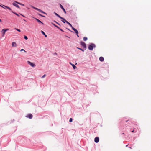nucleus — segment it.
<instances>
[{
  "instance_id": "39448f33",
  "label": "nucleus",
  "mask_w": 151,
  "mask_h": 151,
  "mask_svg": "<svg viewBox=\"0 0 151 151\" xmlns=\"http://www.w3.org/2000/svg\"><path fill=\"white\" fill-rule=\"evenodd\" d=\"M17 3H16L15 2V3H12V4L14 6H15L19 8H20V7L17 4Z\"/></svg>"
},
{
  "instance_id": "ea45409f",
  "label": "nucleus",
  "mask_w": 151,
  "mask_h": 151,
  "mask_svg": "<svg viewBox=\"0 0 151 151\" xmlns=\"http://www.w3.org/2000/svg\"><path fill=\"white\" fill-rule=\"evenodd\" d=\"M134 129L133 131H132V132H134Z\"/></svg>"
},
{
  "instance_id": "f704fd0d",
  "label": "nucleus",
  "mask_w": 151,
  "mask_h": 151,
  "mask_svg": "<svg viewBox=\"0 0 151 151\" xmlns=\"http://www.w3.org/2000/svg\"><path fill=\"white\" fill-rule=\"evenodd\" d=\"M72 28V29L73 30V29H75V28H74L72 26V27H71Z\"/></svg>"
},
{
  "instance_id": "4be33fe9",
  "label": "nucleus",
  "mask_w": 151,
  "mask_h": 151,
  "mask_svg": "<svg viewBox=\"0 0 151 151\" xmlns=\"http://www.w3.org/2000/svg\"><path fill=\"white\" fill-rule=\"evenodd\" d=\"M4 6L6 8H7L9 10H11V9L10 8L8 7V6Z\"/></svg>"
},
{
  "instance_id": "c9c22d12",
  "label": "nucleus",
  "mask_w": 151,
  "mask_h": 151,
  "mask_svg": "<svg viewBox=\"0 0 151 151\" xmlns=\"http://www.w3.org/2000/svg\"><path fill=\"white\" fill-rule=\"evenodd\" d=\"M59 29L61 31H62V32H63V30L62 29H60H60Z\"/></svg>"
},
{
  "instance_id": "a211bd4d",
  "label": "nucleus",
  "mask_w": 151,
  "mask_h": 151,
  "mask_svg": "<svg viewBox=\"0 0 151 151\" xmlns=\"http://www.w3.org/2000/svg\"><path fill=\"white\" fill-rule=\"evenodd\" d=\"M15 2L16 3L19 4L21 5H22V6H24V4H22V3H19V2H17V1H15Z\"/></svg>"
},
{
  "instance_id": "72a5a7b5",
  "label": "nucleus",
  "mask_w": 151,
  "mask_h": 151,
  "mask_svg": "<svg viewBox=\"0 0 151 151\" xmlns=\"http://www.w3.org/2000/svg\"><path fill=\"white\" fill-rule=\"evenodd\" d=\"M24 51L25 52H26V51H25L23 49H21L20 50L21 51Z\"/></svg>"
},
{
  "instance_id": "aec40b11",
  "label": "nucleus",
  "mask_w": 151,
  "mask_h": 151,
  "mask_svg": "<svg viewBox=\"0 0 151 151\" xmlns=\"http://www.w3.org/2000/svg\"><path fill=\"white\" fill-rule=\"evenodd\" d=\"M72 65L73 67V68L74 69H75L77 68L76 67L74 64H72Z\"/></svg>"
},
{
  "instance_id": "393cba45",
  "label": "nucleus",
  "mask_w": 151,
  "mask_h": 151,
  "mask_svg": "<svg viewBox=\"0 0 151 151\" xmlns=\"http://www.w3.org/2000/svg\"><path fill=\"white\" fill-rule=\"evenodd\" d=\"M53 24L54 25V26H55V27H56L58 29H60V27H58V26H57L55 25V24Z\"/></svg>"
},
{
  "instance_id": "423d86ee",
  "label": "nucleus",
  "mask_w": 151,
  "mask_h": 151,
  "mask_svg": "<svg viewBox=\"0 0 151 151\" xmlns=\"http://www.w3.org/2000/svg\"><path fill=\"white\" fill-rule=\"evenodd\" d=\"M99 141V138L98 137H96L95 138L94 141L96 143H98Z\"/></svg>"
},
{
  "instance_id": "7ed1b4c3",
  "label": "nucleus",
  "mask_w": 151,
  "mask_h": 151,
  "mask_svg": "<svg viewBox=\"0 0 151 151\" xmlns=\"http://www.w3.org/2000/svg\"><path fill=\"white\" fill-rule=\"evenodd\" d=\"M27 63L29 64L32 67H35V65L34 63H31L29 61H28Z\"/></svg>"
},
{
  "instance_id": "2eb2a0df",
  "label": "nucleus",
  "mask_w": 151,
  "mask_h": 151,
  "mask_svg": "<svg viewBox=\"0 0 151 151\" xmlns=\"http://www.w3.org/2000/svg\"><path fill=\"white\" fill-rule=\"evenodd\" d=\"M32 8H33L39 11V12H40V9H39L37 8H36V7H32Z\"/></svg>"
},
{
  "instance_id": "bb28decb",
  "label": "nucleus",
  "mask_w": 151,
  "mask_h": 151,
  "mask_svg": "<svg viewBox=\"0 0 151 151\" xmlns=\"http://www.w3.org/2000/svg\"><path fill=\"white\" fill-rule=\"evenodd\" d=\"M24 38L26 40H27L28 39L27 37L26 36H24Z\"/></svg>"
},
{
  "instance_id": "9d476101",
  "label": "nucleus",
  "mask_w": 151,
  "mask_h": 151,
  "mask_svg": "<svg viewBox=\"0 0 151 151\" xmlns=\"http://www.w3.org/2000/svg\"><path fill=\"white\" fill-rule=\"evenodd\" d=\"M99 60L101 61L102 62L104 61V59L103 57H101L99 58Z\"/></svg>"
},
{
  "instance_id": "58836bf2",
  "label": "nucleus",
  "mask_w": 151,
  "mask_h": 151,
  "mask_svg": "<svg viewBox=\"0 0 151 151\" xmlns=\"http://www.w3.org/2000/svg\"><path fill=\"white\" fill-rule=\"evenodd\" d=\"M2 21L1 19H0V22H1Z\"/></svg>"
},
{
  "instance_id": "f8f14e48",
  "label": "nucleus",
  "mask_w": 151,
  "mask_h": 151,
  "mask_svg": "<svg viewBox=\"0 0 151 151\" xmlns=\"http://www.w3.org/2000/svg\"><path fill=\"white\" fill-rule=\"evenodd\" d=\"M41 32L43 35H45V37H47V35L45 34V33L43 31H41Z\"/></svg>"
},
{
  "instance_id": "0eeeda50",
  "label": "nucleus",
  "mask_w": 151,
  "mask_h": 151,
  "mask_svg": "<svg viewBox=\"0 0 151 151\" xmlns=\"http://www.w3.org/2000/svg\"><path fill=\"white\" fill-rule=\"evenodd\" d=\"M60 7L61 8L63 11L65 13V14H66V12L65 11V9L63 7V6L61 4H60Z\"/></svg>"
},
{
  "instance_id": "f257e3e1",
  "label": "nucleus",
  "mask_w": 151,
  "mask_h": 151,
  "mask_svg": "<svg viewBox=\"0 0 151 151\" xmlns=\"http://www.w3.org/2000/svg\"><path fill=\"white\" fill-rule=\"evenodd\" d=\"M95 47L96 46L95 44L91 43L89 46L88 49L90 50H92L93 48Z\"/></svg>"
},
{
  "instance_id": "6e6552de",
  "label": "nucleus",
  "mask_w": 151,
  "mask_h": 151,
  "mask_svg": "<svg viewBox=\"0 0 151 151\" xmlns=\"http://www.w3.org/2000/svg\"><path fill=\"white\" fill-rule=\"evenodd\" d=\"M17 46L16 43L14 42H12V47H16Z\"/></svg>"
},
{
  "instance_id": "4468645a",
  "label": "nucleus",
  "mask_w": 151,
  "mask_h": 151,
  "mask_svg": "<svg viewBox=\"0 0 151 151\" xmlns=\"http://www.w3.org/2000/svg\"><path fill=\"white\" fill-rule=\"evenodd\" d=\"M5 31H3V29H2L1 31V32L2 33V36H4L5 33Z\"/></svg>"
},
{
  "instance_id": "7c9ffc66",
  "label": "nucleus",
  "mask_w": 151,
  "mask_h": 151,
  "mask_svg": "<svg viewBox=\"0 0 151 151\" xmlns=\"http://www.w3.org/2000/svg\"><path fill=\"white\" fill-rule=\"evenodd\" d=\"M9 30V29H3V31H5L6 32L8 30Z\"/></svg>"
},
{
  "instance_id": "412c9836",
  "label": "nucleus",
  "mask_w": 151,
  "mask_h": 151,
  "mask_svg": "<svg viewBox=\"0 0 151 151\" xmlns=\"http://www.w3.org/2000/svg\"><path fill=\"white\" fill-rule=\"evenodd\" d=\"M87 38L86 37H84L83 38V40L84 41H86L87 40Z\"/></svg>"
},
{
  "instance_id": "5701e85b",
  "label": "nucleus",
  "mask_w": 151,
  "mask_h": 151,
  "mask_svg": "<svg viewBox=\"0 0 151 151\" xmlns=\"http://www.w3.org/2000/svg\"><path fill=\"white\" fill-rule=\"evenodd\" d=\"M62 19L63 20L62 21V22L64 23H65V22H66V20L63 18V19Z\"/></svg>"
},
{
  "instance_id": "f03ea898",
  "label": "nucleus",
  "mask_w": 151,
  "mask_h": 151,
  "mask_svg": "<svg viewBox=\"0 0 151 151\" xmlns=\"http://www.w3.org/2000/svg\"><path fill=\"white\" fill-rule=\"evenodd\" d=\"M81 45L84 48H86V45L85 43L83 42H81L80 43Z\"/></svg>"
},
{
  "instance_id": "6ab92c4d",
  "label": "nucleus",
  "mask_w": 151,
  "mask_h": 151,
  "mask_svg": "<svg viewBox=\"0 0 151 151\" xmlns=\"http://www.w3.org/2000/svg\"><path fill=\"white\" fill-rule=\"evenodd\" d=\"M66 22L67 23L69 26H70V27H72V25L69 22H68L67 21H66Z\"/></svg>"
},
{
  "instance_id": "c756f323",
  "label": "nucleus",
  "mask_w": 151,
  "mask_h": 151,
  "mask_svg": "<svg viewBox=\"0 0 151 151\" xmlns=\"http://www.w3.org/2000/svg\"><path fill=\"white\" fill-rule=\"evenodd\" d=\"M15 29L19 32H20V30L19 29H17V28H15Z\"/></svg>"
},
{
  "instance_id": "473e14b6",
  "label": "nucleus",
  "mask_w": 151,
  "mask_h": 151,
  "mask_svg": "<svg viewBox=\"0 0 151 151\" xmlns=\"http://www.w3.org/2000/svg\"><path fill=\"white\" fill-rule=\"evenodd\" d=\"M77 48L78 49H79L80 50H82V51H83L84 50H83L82 49H81V48H78V47H77Z\"/></svg>"
},
{
  "instance_id": "ddd939ff",
  "label": "nucleus",
  "mask_w": 151,
  "mask_h": 151,
  "mask_svg": "<svg viewBox=\"0 0 151 151\" xmlns=\"http://www.w3.org/2000/svg\"><path fill=\"white\" fill-rule=\"evenodd\" d=\"M73 30L75 31V33L76 34L78 33V31L76 29H74Z\"/></svg>"
},
{
  "instance_id": "f3484780",
  "label": "nucleus",
  "mask_w": 151,
  "mask_h": 151,
  "mask_svg": "<svg viewBox=\"0 0 151 151\" xmlns=\"http://www.w3.org/2000/svg\"><path fill=\"white\" fill-rule=\"evenodd\" d=\"M32 8H33L39 11V12H40V9H39L37 8H36V7H32Z\"/></svg>"
},
{
  "instance_id": "cd10ccee",
  "label": "nucleus",
  "mask_w": 151,
  "mask_h": 151,
  "mask_svg": "<svg viewBox=\"0 0 151 151\" xmlns=\"http://www.w3.org/2000/svg\"><path fill=\"white\" fill-rule=\"evenodd\" d=\"M73 119L72 118H70L69 120V122H72Z\"/></svg>"
},
{
  "instance_id": "9b49d317",
  "label": "nucleus",
  "mask_w": 151,
  "mask_h": 151,
  "mask_svg": "<svg viewBox=\"0 0 151 151\" xmlns=\"http://www.w3.org/2000/svg\"><path fill=\"white\" fill-rule=\"evenodd\" d=\"M35 19L37 21V22H38L39 23H42V24H43V23L41 21H40V20H39L38 19H37V18H36Z\"/></svg>"
},
{
  "instance_id": "20e7f679",
  "label": "nucleus",
  "mask_w": 151,
  "mask_h": 151,
  "mask_svg": "<svg viewBox=\"0 0 151 151\" xmlns=\"http://www.w3.org/2000/svg\"><path fill=\"white\" fill-rule=\"evenodd\" d=\"M26 117L27 118H28L29 119H31L32 118L33 116L31 114H28Z\"/></svg>"
},
{
  "instance_id": "b1692460",
  "label": "nucleus",
  "mask_w": 151,
  "mask_h": 151,
  "mask_svg": "<svg viewBox=\"0 0 151 151\" xmlns=\"http://www.w3.org/2000/svg\"><path fill=\"white\" fill-rule=\"evenodd\" d=\"M12 12H13V13L14 14H15L17 16H19V15L17 14L15 12H13L12 11Z\"/></svg>"
},
{
  "instance_id": "2f4dec72",
  "label": "nucleus",
  "mask_w": 151,
  "mask_h": 151,
  "mask_svg": "<svg viewBox=\"0 0 151 151\" xmlns=\"http://www.w3.org/2000/svg\"><path fill=\"white\" fill-rule=\"evenodd\" d=\"M46 76V75L45 74H44V75L42 76V78H44V77H45Z\"/></svg>"
},
{
  "instance_id": "c85d7f7f",
  "label": "nucleus",
  "mask_w": 151,
  "mask_h": 151,
  "mask_svg": "<svg viewBox=\"0 0 151 151\" xmlns=\"http://www.w3.org/2000/svg\"><path fill=\"white\" fill-rule=\"evenodd\" d=\"M38 14L40 16H42V17H45L44 16H43V15H42L41 14Z\"/></svg>"
},
{
  "instance_id": "1a4fd4ad",
  "label": "nucleus",
  "mask_w": 151,
  "mask_h": 151,
  "mask_svg": "<svg viewBox=\"0 0 151 151\" xmlns=\"http://www.w3.org/2000/svg\"><path fill=\"white\" fill-rule=\"evenodd\" d=\"M54 14L57 16L59 18H60L61 19H63V18L61 17V16H60L58 14H57V13H55V12H54Z\"/></svg>"
},
{
  "instance_id": "a878e982",
  "label": "nucleus",
  "mask_w": 151,
  "mask_h": 151,
  "mask_svg": "<svg viewBox=\"0 0 151 151\" xmlns=\"http://www.w3.org/2000/svg\"><path fill=\"white\" fill-rule=\"evenodd\" d=\"M40 12H41V13H43L46 14L44 12H43L42 10H41V9H40Z\"/></svg>"
},
{
  "instance_id": "e433bc0d",
  "label": "nucleus",
  "mask_w": 151,
  "mask_h": 151,
  "mask_svg": "<svg viewBox=\"0 0 151 151\" xmlns=\"http://www.w3.org/2000/svg\"><path fill=\"white\" fill-rule=\"evenodd\" d=\"M57 24H58V25H60V24H59V23H58V22H56L55 21H54Z\"/></svg>"
},
{
  "instance_id": "a19ab883",
  "label": "nucleus",
  "mask_w": 151,
  "mask_h": 151,
  "mask_svg": "<svg viewBox=\"0 0 151 151\" xmlns=\"http://www.w3.org/2000/svg\"><path fill=\"white\" fill-rule=\"evenodd\" d=\"M21 15L22 16H23V17H25L24 15H22V14H21Z\"/></svg>"
},
{
  "instance_id": "dca6fc26",
  "label": "nucleus",
  "mask_w": 151,
  "mask_h": 151,
  "mask_svg": "<svg viewBox=\"0 0 151 151\" xmlns=\"http://www.w3.org/2000/svg\"><path fill=\"white\" fill-rule=\"evenodd\" d=\"M32 8H33L39 11V12H40V9H39L37 8H36V7H32Z\"/></svg>"
},
{
  "instance_id": "4c0bfd02",
  "label": "nucleus",
  "mask_w": 151,
  "mask_h": 151,
  "mask_svg": "<svg viewBox=\"0 0 151 151\" xmlns=\"http://www.w3.org/2000/svg\"><path fill=\"white\" fill-rule=\"evenodd\" d=\"M77 34V36L78 37L79 36L78 34Z\"/></svg>"
},
{
  "instance_id": "79ce46f5",
  "label": "nucleus",
  "mask_w": 151,
  "mask_h": 151,
  "mask_svg": "<svg viewBox=\"0 0 151 151\" xmlns=\"http://www.w3.org/2000/svg\"><path fill=\"white\" fill-rule=\"evenodd\" d=\"M70 64L72 65V64L71 63H70Z\"/></svg>"
}]
</instances>
